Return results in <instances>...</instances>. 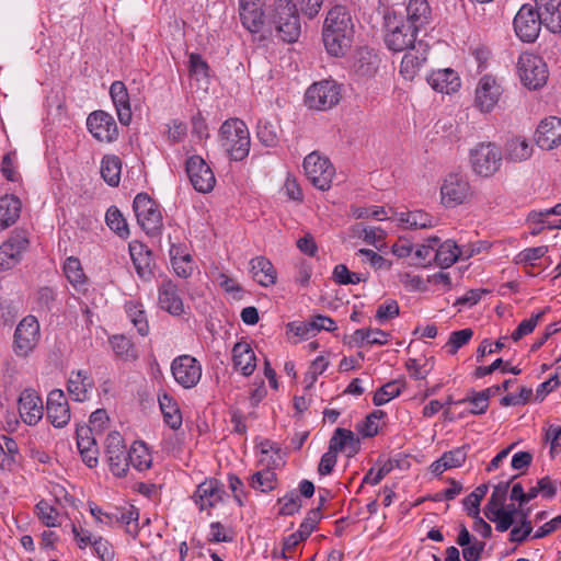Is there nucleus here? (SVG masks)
Masks as SVG:
<instances>
[{
  "label": "nucleus",
  "instance_id": "nucleus-1",
  "mask_svg": "<svg viewBox=\"0 0 561 561\" xmlns=\"http://www.w3.org/2000/svg\"><path fill=\"white\" fill-rule=\"evenodd\" d=\"M238 18L251 34H272L287 43L300 36V20L291 0H275L267 11L265 0H238Z\"/></svg>",
  "mask_w": 561,
  "mask_h": 561
},
{
  "label": "nucleus",
  "instance_id": "nucleus-2",
  "mask_svg": "<svg viewBox=\"0 0 561 561\" xmlns=\"http://www.w3.org/2000/svg\"><path fill=\"white\" fill-rule=\"evenodd\" d=\"M353 33L352 19L346 8L335 5L330 9L322 31L327 51L334 57L343 56L351 47Z\"/></svg>",
  "mask_w": 561,
  "mask_h": 561
},
{
  "label": "nucleus",
  "instance_id": "nucleus-3",
  "mask_svg": "<svg viewBox=\"0 0 561 561\" xmlns=\"http://www.w3.org/2000/svg\"><path fill=\"white\" fill-rule=\"evenodd\" d=\"M250 133L239 118L227 119L219 129V145L234 161H241L250 152Z\"/></svg>",
  "mask_w": 561,
  "mask_h": 561
},
{
  "label": "nucleus",
  "instance_id": "nucleus-4",
  "mask_svg": "<svg viewBox=\"0 0 561 561\" xmlns=\"http://www.w3.org/2000/svg\"><path fill=\"white\" fill-rule=\"evenodd\" d=\"M473 196L474 191L466 173L451 171L443 176L439 185V199L445 208L453 209L468 204Z\"/></svg>",
  "mask_w": 561,
  "mask_h": 561
},
{
  "label": "nucleus",
  "instance_id": "nucleus-5",
  "mask_svg": "<svg viewBox=\"0 0 561 561\" xmlns=\"http://www.w3.org/2000/svg\"><path fill=\"white\" fill-rule=\"evenodd\" d=\"M417 33V28L407 23L394 11H388L385 14V43L390 50L400 53L416 45Z\"/></svg>",
  "mask_w": 561,
  "mask_h": 561
},
{
  "label": "nucleus",
  "instance_id": "nucleus-6",
  "mask_svg": "<svg viewBox=\"0 0 561 561\" xmlns=\"http://www.w3.org/2000/svg\"><path fill=\"white\" fill-rule=\"evenodd\" d=\"M260 462L267 469L255 472L251 477L250 486L255 491H274L277 488L276 474L271 468L279 467L284 462L282 450L271 442L262 443Z\"/></svg>",
  "mask_w": 561,
  "mask_h": 561
},
{
  "label": "nucleus",
  "instance_id": "nucleus-7",
  "mask_svg": "<svg viewBox=\"0 0 561 561\" xmlns=\"http://www.w3.org/2000/svg\"><path fill=\"white\" fill-rule=\"evenodd\" d=\"M341 98V87L334 80H322L307 89L305 103L309 108L328 111L337 105Z\"/></svg>",
  "mask_w": 561,
  "mask_h": 561
},
{
  "label": "nucleus",
  "instance_id": "nucleus-8",
  "mask_svg": "<svg viewBox=\"0 0 561 561\" xmlns=\"http://www.w3.org/2000/svg\"><path fill=\"white\" fill-rule=\"evenodd\" d=\"M503 154L499 146L493 142H480L470 151L472 170L480 176H491L502 164Z\"/></svg>",
  "mask_w": 561,
  "mask_h": 561
},
{
  "label": "nucleus",
  "instance_id": "nucleus-9",
  "mask_svg": "<svg viewBox=\"0 0 561 561\" xmlns=\"http://www.w3.org/2000/svg\"><path fill=\"white\" fill-rule=\"evenodd\" d=\"M508 493H492L484 508L488 519L496 524V530L504 533L516 522L518 506L515 502L506 503Z\"/></svg>",
  "mask_w": 561,
  "mask_h": 561
},
{
  "label": "nucleus",
  "instance_id": "nucleus-10",
  "mask_svg": "<svg viewBox=\"0 0 561 561\" xmlns=\"http://www.w3.org/2000/svg\"><path fill=\"white\" fill-rule=\"evenodd\" d=\"M302 167L306 176L314 187L321 191H328L331 187L335 169L327 157L313 151L304 159Z\"/></svg>",
  "mask_w": 561,
  "mask_h": 561
},
{
  "label": "nucleus",
  "instance_id": "nucleus-11",
  "mask_svg": "<svg viewBox=\"0 0 561 561\" xmlns=\"http://www.w3.org/2000/svg\"><path fill=\"white\" fill-rule=\"evenodd\" d=\"M41 339L38 320L34 316L24 317L16 325L13 336V351L19 357L28 356Z\"/></svg>",
  "mask_w": 561,
  "mask_h": 561
},
{
  "label": "nucleus",
  "instance_id": "nucleus-12",
  "mask_svg": "<svg viewBox=\"0 0 561 561\" xmlns=\"http://www.w3.org/2000/svg\"><path fill=\"white\" fill-rule=\"evenodd\" d=\"M504 89L491 75L482 76L474 89L473 106L481 113H491L499 104Z\"/></svg>",
  "mask_w": 561,
  "mask_h": 561
},
{
  "label": "nucleus",
  "instance_id": "nucleus-13",
  "mask_svg": "<svg viewBox=\"0 0 561 561\" xmlns=\"http://www.w3.org/2000/svg\"><path fill=\"white\" fill-rule=\"evenodd\" d=\"M133 208L139 226L147 234H156L162 228V215L157 203L147 194L136 195Z\"/></svg>",
  "mask_w": 561,
  "mask_h": 561
},
{
  "label": "nucleus",
  "instance_id": "nucleus-14",
  "mask_svg": "<svg viewBox=\"0 0 561 561\" xmlns=\"http://www.w3.org/2000/svg\"><path fill=\"white\" fill-rule=\"evenodd\" d=\"M517 66L520 80L528 89H539L547 82L548 69L541 57L524 53L519 56Z\"/></svg>",
  "mask_w": 561,
  "mask_h": 561
},
{
  "label": "nucleus",
  "instance_id": "nucleus-15",
  "mask_svg": "<svg viewBox=\"0 0 561 561\" xmlns=\"http://www.w3.org/2000/svg\"><path fill=\"white\" fill-rule=\"evenodd\" d=\"M174 380L185 389L195 387L202 377V365L191 355H180L171 363Z\"/></svg>",
  "mask_w": 561,
  "mask_h": 561
},
{
  "label": "nucleus",
  "instance_id": "nucleus-16",
  "mask_svg": "<svg viewBox=\"0 0 561 561\" xmlns=\"http://www.w3.org/2000/svg\"><path fill=\"white\" fill-rule=\"evenodd\" d=\"M185 170L193 187L199 193L210 192L216 178L209 164L199 156H191L185 163Z\"/></svg>",
  "mask_w": 561,
  "mask_h": 561
},
{
  "label": "nucleus",
  "instance_id": "nucleus-17",
  "mask_svg": "<svg viewBox=\"0 0 561 561\" xmlns=\"http://www.w3.org/2000/svg\"><path fill=\"white\" fill-rule=\"evenodd\" d=\"M541 25H543L541 18L530 4L522 5L514 19L516 35L527 43H531L538 37Z\"/></svg>",
  "mask_w": 561,
  "mask_h": 561
},
{
  "label": "nucleus",
  "instance_id": "nucleus-18",
  "mask_svg": "<svg viewBox=\"0 0 561 561\" xmlns=\"http://www.w3.org/2000/svg\"><path fill=\"white\" fill-rule=\"evenodd\" d=\"M105 453L111 471L116 477H123L128 470L127 453L121 433L110 432L105 439Z\"/></svg>",
  "mask_w": 561,
  "mask_h": 561
},
{
  "label": "nucleus",
  "instance_id": "nucleus-19",
  "mask_svg": "<svg viewBox=\"0 0 561 561\" xmlns=\"http://www.w3.org/2000/svg\"><path fill=\"white\" fill-rule=\"evenodd\" d=\"M28 245V237L24 230H14L9 239L0 245V270L13 267Z\"/></svg>",
  "mask_w": 561,
  "mask_h": 561
},
{
  "label": "nucleus",
  "instance_id": "nucleus-20",
  "mask_svg": "<svg viewBox=\"0 0 561 561\" xmlns=\"http://www.w3.org/2000/svg\"><path fill=\"white\" fill-rule=\"evenodd\" d=\"M87 126L92 136L105 142H112L117 137V125L112 115L95 111L87 118Z\"/></svg>",
  "mask_w": 561,
  "mask_h": 561
},
{
  "label": "nucleus",
  "instance_id": "nucleus-21",
  "mask_svg": "<svg viewBox=\"0 0 561 561\" xmlns=\"http://www.w3.org/2000/svg\"><path fill=\"white\" fill-rule=\"evenodd\" d=\"M404 51L400 65V75L407 80H412L427 60L428 44L420 39L416 45Z\"/></svg>",
  "mask_w": 561,
  "mask_h": 561
},
{
  "label": "nucleus",
  "instance_id": "nucleus-22",
  "mask_svg": "<svg viewBox=\"0 0 561 561\" xmlns=\"http://www.w3.org/2000/svg\"><path fill=\"white\" fill-rule=\"evenodd\" d=\"M19 413L27 425H36L44 415V405L39 394L33 389H25L19 398Z\"/></svg>",
  "mask_w": 561,
  "mask_h": 561
},
{
  "label": "nucleus",
  "instance_id": "nucleus-23",
  "mask_svg": "<svg viewBox=\"0 0 561 561\" xmlns=\"http://www.w3.org/2000/svg\"><path fill=\"white\" fill-rule=\"evenodd\" d=\"M536 144L543 150H551L561 144V118L550 116L540 122L535 135Z\"/></svg>",
  "mask_w": 561,
  "mask_h": 561
},
{
  "label": "nucleus",
  "instance_id": "nucleus-24",
  "mask_svg": "<svg viewBox=\"0 0 561 561\" xmlns=\"http://www.w3.org/2000/svg\"><path fill=\"white\" fill-rule=\"evenodd\" d=\"M47 417L55 427H64L70 421V410L62 390L54 389L47 397Z\"/></svg>",
  "mask_w": 561,
  "mask_h": 561
},
{
  "label": "nucleus",
  "instance_id": "nucleus-25",
  "mask_svg": "<svg viewBox=\"0 0 561 561\" xmlns=\"http://www.w3.org/2000/svg\"><path fill=\"white\" fill-rule=\"evenodd\" d=\"M389 219L404 229H426L435 226V218L423 210L393 211Z\"/></svg>",
  "mask_w": 561,
  "mask_h": 561
},
{
  "label": "nucleus",
  "instance_id": "nucleus-26",
  "mask_svg": "<svg viewBox=\"0 0 561 561\" xmlns=\"http://www.w3.org/2000/svg\"><path fill=\"white\" fill-rule=\"evenodd\" d=\"M427 82L433 90L445 94L455 93L461 87V80L458 73L450 68L433 71L428 76Z\"/></svg>",
  "mask_w": 561,
  "mask_h": 561
},
{
  "label": "nucleus",
  "instance_id": "nucleus-27",
  "mask_svg": "<svg viewBox=\"0 0 561 561\" xmlns=\"http://www.w3.org/2000/svg\"><path fill=\"white\" fill-rule=\"evenodd\" d=\"M535 10L551 33L561 32V0H536Z\"/></svg>",
  "mask_w": 561,
  "mask_h": 561
},
{
  "label": "nucleus",
  "instance_id": "nucleus-28",
  "mask_svg": "<svg viewBox=\"0 0 561 561\" xmlns=\"http://www.w3.org/2000/svg\"><path fill=\"white\" fill-rule=\"evenodd\" d=\"M158 294V301L161 309L173 316H180L184 312L183 301L178 293L176 286L171 280H163L159 286Z\"/></svg>",
  "mask_w": 561,
  "mask_h": 561
},
{
  "label": "nucleus",
  "instance_id": "nucleus-29",
  "mask_svg": "<svg viewBox=\"0 0 561 561\" xmlns=\"http://www.w3.org/2000/svg\"><path fill=\"white\" fill-rule=\"evenodd\" d=\"M233 367L243 376L253 374L256 367V357L254 351L248 342H238L232 348Z\"/></svg>",
  "mask_w": 561,
  "mask_h": 561
},
{
  "label": "nucleus",
  "instance_id": "nucleus-30",
  "mask_svg": "<svg viewBox=\"0 0 561 561\" xmlns=\"http://www.w3.org/2000/svg\"><path fill=\"white\" fill-rule=\"evenodd\" d=\"M110 95L116 108L119 122L123 125H128L131 121V110L125 84L122 81H114L110 88Z\"/></svg>",
  "mask_w": 561,
  "mask_h": 561
},
{
  "label": "nucleus",
  "instance_id": "nucleus-31",
  "mask_svg": "<svg viewBox=\"0 0 561 561\" xmlns=\"http://www.w3.org/2000/svg\"><path fill=\"white\" fill-rule=\"evenodd\" d=\"M250 272L252 278L263 287L272 286L276 283L277 273L272 262L265 256H256L250 261Z\"/></svg>",
  "mask_w": 561,
  "mask_h": 561
},
{
  "label": "nucleus",
  "instance_id": "nucleus-32",
  "mask_svg": "<svg viewBox=\"0 0 561 561\" xmlns=\"http://www.w3.org/2000/svg\"><path fill=\"white\" fill-rule=\"evenodd\" d=\"M407 23L419 31L431 22L432 10L426 0H409L405 8Z\"/></svg>",
  "mask_w": 561,
  "mask_h": 561
},
{
  "label": "nucleus",
  "instance_id": "nucleus-33",
  "mask_svg": "<svg viewBox=\"0 0 561 561\" xmlns=\"http://www.w3.org/2000/svg\"><path fill=\"white\" fill-rule=\"evenodd\" d=\"M93 380L84 370L72 371L68 379V392L73 400L83 402L89 399Z\"/></svg>",
  "mask_w": 561,
  "mask_h": 561
},
{
  "label": "nucleus",
  "instance_id": "nucleus-34",
  "mask_svg": "<svg viewBox=\"0 0 561 561\" xmlns=\"http://www.w3.org/2000/svg\"><path fill=\"white\" fill-rule=\"evenodd\" d=\"M129 253L138 276L144 279L150 278L152 266L150 250L140 242H131Z\"/></svg>",
  "mask_w": 561,
  "mask_h": 561
},
{
  "label": "nucleus",
  "instance_id": "nucleus-35",
  "mask_svg": "<svg viewBox=\"0 0 561 561\" xmlns=\"http://www.w3.org/2000/svg\"><path fill=\"white\" fill-rule=\"evenodd\" d=\"M467 459V447L461 446L453 450L446 451L442 457L435 460L430 469L432 473L439 476L448 469L461 467Z\"/></svg>",
  "mask_w": 561,
  "mask_h": 561
},
{
  "label": "nucleus",
  "instance_id": "nucleus-36",
  "mask_svg": "<svg viewBox=\"0 0 561 561\" xmlns=\"http://www.w3.org/2000/svg\"><path fill=\"white\" fill-rule=\"evenodd\" d=\"M378 64V56L373 50L360 48L354 57L353 70L358 77L370 78L376 73Z\"/></svg>",
  "mask_w": 561,
  "mask_h": 561
},
{
  "label": "nucleus",
  "instance_id": "nucleus-37",
  "mask_svg": "<svg viewBox=\"0 0 561 561\" xmlns=\"http://www.w3.org/2000/svg\"><path fill=\"white\" fill-rule=\"evenodd\" d=\"M329 449L334 453L346 451L348 455L357 453L359 439L351 430L336 428L330 439Z\"/></svg>",
  "mask_w": 561,
  "mask_h": 561
},
{
  "label": "nucleus",
  "instance_id": "nucleus-38",
  "mask_svg": "<svg viewBox=\"0 0 561 561\" xmlns=\"http://www.w3.org/2000/svg\"><path fill=\"white\" fill-rule=\"evenodd\" d=\"M22 203L14 195L0 197V227L7 228L13 225L20 217Z\"/></svg>",
  "mask_w": 561,
  "mask_h": 561
},
{
  "label": "nucleus",
  "instance_id": "nucleus-39",
  "mask_svg": "<svg viewBox=\"0 0 561 561\" xmlns=\"http://www.w3.org/2000/svg\"><path fill=\"white\" fill-rule=\"evenodd\" d=\"M158 402L163 414L164 422L173 430L182 425V414L178 402L167 392L158 394Z\"/></svg>",
  "mask_w": 561,
  "mask_h": 561
},
{
  "label": "nucleus",
  "instance_id": "nucleus-40",
  "mask_svg": "<svg viewBox=\"0 0 561 561\" xmlns=\"http://www.w3.org/2000/svg\"><path fill=\"white\" fill-rule=\"evenodd\" d=\"M465 251L459 248L454 241L446 240L435 249V262L442 268H447L457 262L458 259H463Z\"/></svg>",
  "mask_w": 561,
  "mask_h": 561
},
{
  "label": "nucleus",
  "instance_id": "nucleus-41",
  "mask_svg": "<svg viewBox=\"0 0 561 561\" xmlns=\"http://www.w3.org/2000/svg\"><path fill=\"white\" fill-rule=\"evenodd\" d=\"M533 154V147L524 137H513L505 144V157L513 162L528 160Z\"/></svg>",
  "mask_w": 561,
  "mask_h": 561
},
{
  "label": "nucleus",
  "instance_id": "nucleus-42",
  "mask_svg": "<svg viewBox=\"0 0 561 561\" xmlns=\"http://www.w3.org/2000/svg\"><path fill=\"white\" fill-rule=\"evenodd\" d=\"M19 460V447L16 442L5 435L0 436V468L12 470Z\"/></svg>",
  "mask_w": 561,
  "mask_h": 561
},
{
  "label": "nucleus",
  "instance_id": "nucleus-43",
  "mask_svg": "<svg viewBox=\"0 0 561 561\" xmlns=\"http://www.w3.org/2000/svg\"><path fill=\"white\" fill-rule=\"evenodd\" d=\"M127 460L128 467L133 466L138 471H142L151 466L152 457L142 442H135L127 451Z\"/></svg>",
  "mask_w": 561,
  "mask_h": 561
},
{
  "label": "nucleus",
  "instance_id": "nucleus-44",
  "mask_svg": "<svg viewBox=\"0 0 561 561\" xmlns=\"http://www.w3.org/2000/svg\"><path fill=\"white\" fill-rule=\"evenodd\" d=\"M170 257L173 271L180 277L186 278L193 272L191 255L183 253L181 247L172 244L170 248Z\"/></svg>",
  "mask_w": 561,
  "mask_h": 561
},
{
  "label": "nucleus",
  "instance_id": "nucleus-45",
  "mask_svg": "<svg viewBox=\"0 0 561 561\" xmlns=\"http://www.w3.org/2000/svg\"><path fill=\"white\" fill-rule=\"evenodd\" d=\"M112 515L116 516V523L126 525V533L133 538H136L139 535V510L134 505H129V508L117 507Z\"/></svg>",
  "mask_w": 561,
  "mask_h": 561
},
{
  "label": "nucleus",
  "instance_id": "nucleus-46",
  "mask_svg": "<svg viewBox=\"0 0 561 561\" xmlns=\"http://www.w3.org/2000/svg\"><path fill=\"white\" fill-rule=\"evenodd\" d=\"M64 273L76 290L85 289L87 277L77 257L70 256L65 261Z\"/></svg>",
  "mask_w": 561,
  "mask_h": 561
},
{
  "label": "nucleus",
  "instance_id": "nucleus-47",
  "mask_svg": "<svg viewBox=\"0 0 561 561\" xmlns=\"http://www.w3.org/2000/svg\"><path fill=\"white\" fill-rule=\"evenodd\" d=\"M126 313L141 336L149 333V324L144 306L138 301H128L125 305Z\"/></svg>",
  "mask_w": 561,
  "mask_h": 561
},
{
  "label": "nucleus",
  "instance_id": "nucleus-48",
  "mask_svg": "<svg viewBox=\"0 0 561 561\" xmlns=\"http://www.w3.org/2000/svg\"><path fill=\"white\" fill-rule=\"evenodd\" d=\"M34 513L38 520L46 527L60 526V513L58 508L47 500H41L36 505Z\"/></svg>",
  "mask_w": 561,
  "mask_h": 561
},
{
  "label": "nucleus",
  "instance_id": "nucleus-49",
  "mask_svg": "<svg viewBox=\"0 0 561 561\" xmlns=\"http://www.w3.org/2000/svg\"><path fill=\"white\" fill-rule=\"evenodd\" d=\"M121 160L116 156H105L101 163V174L104 181L116 186L121 180Z\"/></svg>",
  "mask_w": 561,
  "mask_h": 561
},
{
  "label": "nucleus",
  "instance_id": "nucleus-50",
  "mask_svg": "<svg viewBox=\"0 0 561 561\" xmlns=\"http://www.w3.org/2000/svg\"><path fill=\"white\" fill-rule=\"evenodd\" d=\"M110 343L115 355L123 360H135L138 357L137 351L129 339L124 335H114Z\"/></svg>",
  "mask_w": 561,
  "mask_h": 561
},
{
  "label": "nucleus",
  "instance_id": "nucleus-51",
  "mask_svg": "<svg viewBox=\"0 0 561 561\" xmlns=\"http://www.w3.org/2000/svg\"><path fill=\"white\" fill-rule=\"evenodd\" d=\"M390 334L380 329H358L353 334L356 343H367L371 345H385L388 343Z\"/></svg>",
  "mask_w": 561,
  "mask_h": 561
},
{
  "label": "nucleus",
  "instance_id": "nucleus-52",
  "mask_svg": "<svg viewBox=\"0 0 561 561\" xmlns=\"http://www.w3.org/2000/svg\"><path fill=\"white\" fill-rule=\"evenodd\" d=\"M105 221L108 228L112 231H114L118 237L124 239L128 238L129 228L127 221L117 207L112 206L107 209L105 215Z\"/></svg>",
  "mask_w": 561,
  "mask_h": 561
},
{
  "label": "nucleus",
  "instance_id": "nucleus-53",
  "mask_svg": "<svg viewBox=\"0 0 561 561\" xmlns=\"http://www.w3.org/2000/svg\"><path fill=\"white\" fill-rule=\"evenodd\" d=\"M354 234L362 238L367 244L379 248L386 237V231L381 228L357 224L353 228Z\"/></svg>",
  "mask_w": 561,
  "mask_h": 561
},
{
  "label": "nucleus",
  "instance_id": "nucleus-54",
  "mask_svg": "<svg viewBox=\"0 0 561 561\" xmlns=\"http://www.w3.org/2000/svg\"><path fill=\"white\" fill-rule=\"evenodd\" d=\"M492 394V388L476 392L472 397L457 401V404L469 403L471 414H483L489 408V400Z\"/></svg>",
  "mask_w": 561,
  "mask_h": 561
},
{
  "label": "nucleus",
  "instance_id": "nucleus-55",
  "mask_svg": "<svg viewBox=\"0 0 561 561\" xmlns=\"http://www.w3.org/2000/svg\"><path fill=\"white\" fill-rule=\"evenodd\" d=\"M403 388V383L399 380L389 381L380 387L374 394L373 401L375 405H383L390 400L397 398Z\"/></svg>",
  "mask_w": 561,
  "mask_h": 561
},
{
  "label": "nucleus",
  "instance_id": "nucleus-56",
  "mask_svg": "<svg viewBox=\"0 0 561 561\" xmlns=\"http://www.w3.org/2000/svg\"><path fill=\"white\" fill-rule=\"evenodd\" d=\"M333 279L341 285H356L360 282H366L368 275L365 273L351 272L346 265L339 264L333 270Z\"/></svg>",
  "mask_w": 561,
  "mask_h": 561
},
{
  "label": "nucleus",
  "instance_id": "nucleus-57",
  "mask_svg": "<svg viewBox=\"0 0 561 561\" xmlns=\"http://www.w3.org/2000/svg\"><path fill=\"white\" fill-rule=\"evenodd\" d=\"M355 257H358L362 263H368L375 270H389L391 263L377 252L369 249H359Z\"/></svg>",
  "mask_w": 561,
  "mask_h": 561
},
{
  "label": "nucleus",
  "instance_id": "nucleus-58",
  "mask_svg": "<svg viewBox=\"0 0 561 561\" xmlns=\"http://www.w3.org/2000/svg\"><path fill=\"white\" fill-rule=\"evenodd\" d=\"M473 331L471 329H462L450 333L445 348L450 355H455L460 347L466 345L472 337Z\"/></svg>",
  "mask_w": 561,
  "mask_h": 561
},
{
  "label": "nucleus",
  "instance_id": "nucleus-59",
  "mask_svg": "<svg viewBox=\"0 0 561 561\" xmlns=\"http://www.w3.org/2000/svg\"><path fill=\"white\" fill-rule=\"evenodd\" d=\"M256 136L266 147H273L277 142V128L267 121H260L257 124Z\"/></svg>",
  "mask_w": 561,
  "mask_h": 561
},
{
  "label": "nucleus",
  "instance_id": "nucleus-60",
  "mask_svg": "<svg viewBox=\"0 0 561 561\" xmlns=\"http://www.w3.org/2000/svg\"><path fill=\"white\" fill-rule=\"evenodd\" d=\"M549 310L548 308L538 311L537 313L533 314L529 319L523 320L516 330L512 333V339L514 341L520 340L523 336L531 333L542 316L546 313V311Z\"/></svg>",
  "mask_w": 561,
  "mask_h": 561
},
{
  "label": "nucleus",
  "instance_id": "nucleus-61",
  "mask_svg": "<svg viewBox=\"0 0 561 561\" xmlns=\"http://www.w3.org/2000/svg\"><path fill=\"white\" fill-rule=\"evenodd\" d=\"M188 70L190 76L196 80L206 79L208 77V65L198 54H190Z\"/></svg>",
  "mask_w": 561,
  "mask_h": 561
},
{
  "label": "nucleus",
  "instance_id": "nucleus-62",
  "mask_svg": "<svg viewBox=\"0 0 561 561\" xmlns=\"http://www.w3.org/2000/svg\"><path fill=\"white\" fill-rule=\"evenodd\" d=\"M399 305L396 300L389 299L383 304L379 305L376 311V320L379 323H386L387 321L396 318L399 314Z\"/></svg>",
  "mask_w": 561,
  "mask_h": 561
},
{
  "label": "nucleus",
  "instance_id": "nucleus-63",
  "mask_svg": "<svg viewBox=\"0 0 561 561\" xmlns=\"http://www.w3.org/2000/svg\"><path fill=\"white\" fill-rule=\"evenodd\" d=\"M92 547L96 556L101 559V561H113L115 558V552L112 543L104 539L103 537L94 538L92 542Z\"/></svg>",
  "mask_w": 561,
  "mask_h": 561
},
{
  "label": "nucleus",
  "instance_id": "nucleus-64",
  "mask_svg": "<svg viewBox=\"0 0 561 561\" xmlns=\"http://www.w3.org/2000/svg\"><path fill=\"white\" fill-rule=\"evenodd\" d=\"M321 519L320 507L310 510L299 526L298 531L307 539Z\"/></svg>",
  "mask_w": 561,
  "mask_h": 561
}]
</instances>
